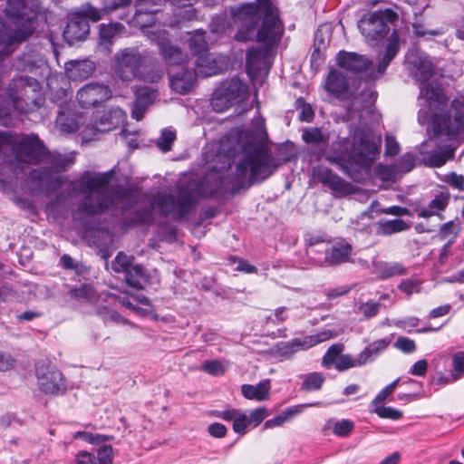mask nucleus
Returning a JSON list of instances; mask_svg holds the SVG:
<instances>
[{
  "label": "nucleus",
  "mask_w": 464,
  "mask_h": 464,
  "mask_svg": "<svg viewBox=\"0 0 464 464\" xmlns=\"http://www.w3.org/2000/svg\"><path fill=\"white\" fill-rule=\"evenodd\" d=\"M231 14L238 24L235 40L256 41L262 45L251 47L246 54L247 72H256L262 68L269 53L277 48L284 34L279 9L272 0H256L233 8Z\"/></svg>",
  "instance_id": "nucleus-1"
},
{
  "label": "nucleus",
  "mask_w": 464,
  "mask_h": 464,
  "mask_svg": "<svg viewBox=\"0 0 464 464\" xmlns=\"http://www.w3.org/2000/svg\"><path fill=\"white\" fill-rule=\"evenodd\" d=\"M265 120L254 118L248 130L241 131L239 139L244 140L242 157L236 167V178L242 181L240 187L233 189L235 194L240 188H248L270 178L280 166L268 146Z\"/></svg>",
  "instance_id": "nucleus-2"
},
{
  "label": "nucleus",
  "mask_w": 464,
  "mask_h": 464,
  "mask_svg": "<svg viewBox=\"0 0 464 464\" xmlns=\"http://www.w3.org/2000/svg\"><path fill=\"white\" fill-rule=\"evenodd\" d=\"M47 154L48 149L35 133L0 131V181L9 182L24 170V165H37Z\"/></svg>",
  "instance_id": "nucleus-3"
},
{
  "label": "nucleus",
  "mask_w": 464,
  "mask_h": 464,
  "mask_svg": "<svg viewBox=\"0 0 464 464\" xmlns=\"http://www.w3.org/2000/svg\"><path fill=\"white\" fill-rule=\"evenodd\" d=\"M111 178L112 171L96 174L85 171L76 181H69L72 190L78 187V193L82 196L72 213L74 218L101 215L113 206V198L122 200L129 197V189L121 186L113 189L112 195L107 193Z\"/></svg>",
  "instance_id": "nucleus-4"
},
{
  "label": "nucleus",
  "mask_w": 464,
  "mask_h": 464,
  "mask_svg": "<svg viewBox=\"0 0 464 464\" xmlns=\"http://www.w3.org/2000/svg\"><path fill=\"white\" fill-rule=\"evenodd\" d=\"M41 10L40 0H7L5 13L17 30L9 31L0 18V66L3 58L12 53L21 42L33 34L32 22Z\"/></svg>",
  "instance_id": "nucleus-5"
},
{
  "label": "nucleus",
  "mask_w": 464,
  "mask_h": 464,
  "mask_svg": "<svg viewBox=\"0 0 464 464\" xmlns=\"http://www.w3.org/2000/svg\"><path fill=\"white\" fill-rule=\"evenodd\" d=\"M113 71L123 82L139 79L155 83L164 76V69L155 54L148 50L140 52L138 47L120 49L113 57Z\"/></svg>",
  "instance_id": "nucleus-6"
},
{
  "label": "nucleus",
  "mask_w": 464,
  "mask_h": 464,
  "mask_svg": "<svg viewBox=\"0 0 464 464\" xmlns=\"http://www.w3.org/2000/svg\"><path fill=\"white\" fill-rule=\"evenodd\" d=\"M7 98H0V124L10 121L12 109L20 113H29L40 108L44 101L40 82L33 77L18 76L9 83Z\"/></svg>",
  "instance_id": "nucleus-7"
},
{
  "label": "nucleus",
  "mask_w": 464,
  "mask_h": 464,
  "mask_svg": "<svg viewBox=\"0 0 464 464\" xmlns=\"http://www.w3.org/2000/svg\"><path fill=\"white\" fill-rule=\"evenodd\" d=\"M432 129L436 134L456 138L464 134V97L454 99L444 113H434Z\"/></svg>",
  "instance_id": "nucleus-8"
},
{
  "label": "nucleus",
  "mask_w": 464,
  "mask_h": 464,
  "mask_svg": "<svg viewBox=\"0 0 464 464\" xmlns=\"http://www.w3.org/2000/svg\"><path fill=\"white\" fill-rule=\"evenodd\" d=\"M153 204L161 216H171L174 219L179 220L190 211L195 200L192 192L182 187L175 194H157Z\"/></svg>",
  "instance_id": "nucleus-9"
},
{
  "label": "nucleus",
  "mask_w": 464,
  "mask_h": 464,
  "mask_svg": "<svg viewBox=\"0 0 464 464\" xmlns=\"http://www.w3.org/2000/svg\"><path fill=\"white\" fill-rule=\"evenodd\" d=\"M397 20L398 14L393 10L386 8L364 14L358 22V27L366 41L378 42L388 34V24Z\"/></svg>",
  "instance_id": "nucleus-10"
},
{
  "label": "nucleus",
  "mask_w": 464,
  "mask_h": 464,
  "mask_svg": "<svg viewBox=\"0 0 464 464\" xmlns=\"http://www.w3.org/2000/svg\"><path fill=\"white\" fill-rule=\"evenodd\" d=\"M248 93L247 85L237 76L227 79L215 90L210 104L217 112H223L235 103L244 101Z\"/></svg>",
  "instance_id": "nucleus-11"
},
{
  "label": "nucleus",
  "mask_w": 464,
  "mask_h": 464,
  "mask_svg": "<svg viewBox=\"0 0 464 464\" xmlns=\"http://www.w3.org/2000/svg\"><path fill=\"white\" fill-rule=\"evenodd\" d=\"M351 163L359 168H370L380 152V140L376 141L368 133L355 132L350 144Z\"/></svg>",
  "instance_id": "nucleus-12"
},
{
  "label": "nucleus",
  "mask_w": 464,
  "mask_h": 464,
  "mask_svg": "<svg viewBox=\"0 0 464 464\" xmlns=\"http://www.w3.org/2000/svg\"><path fill=\"white\" fill-rule=\"evenodd\" d=\"M111 267L116 273L124 274V279L128 285L143 289L149 282V275L144 267L135 263L132 256L119 252L111 263Z\"/></svg>",
  "instance_id": "nucleus-13"
},
{
  "label": "nucleus",
  "mask_w": 464,
  "mask_h": 464,
  "mask_svg": "<svg viewBox=\"0 0 464 464\" xmlns=\"http://www.w3.org/2000/svg\"><path fill=\"white\" fill-rule=\"evenodd\" d=\"M350 144L348 138L338 137L330 146L319 150L317 158L324 159L329 163L336 165L343 174L353 178Z\"/></svg>",
  "instance_id": "nucleus-14"
},
{
  "label": "nucleus",
  "mask_w": 464,
  "mask_h": 464,
  "mask_svg": "<svg viewBox=\"0 0 464 464\" xmlns=\"http://www.w3.org/2000/svg\"><path fill=\"white\" fill-rule=\"evenodd\" d=\"M35 374L41 392L45 394L60 395L66 391V383L63 373L53 365L38 362Z\"/></svg>",
  "instance_id": "nucleus-15"
},
{
  "label": "nucleus",
  "mask_w": 464,
  "mask_h": 464,
  "mask_svg": "<svg viewBox=\"0 0 464 464\" xmlns=\"http://www.w3.org/2000/svg\"><path fill=\"white\" fill-rule=\"evenodd\" d=\"M148 39L159 47L160 53L166 63L175 65L185 62L187 55L179 47L171 44L167 30L149 31Z\"/></svg>",
  "instance_id": "nucleus-16"
},
{
  "label": "nucleus",
  "mask_w": 464,
  "mask_h": 464,
  "mask_svg": "<svg viewBox=\"0 0 464 464\" xmlns=\"http://www.w3.org/2000/svg\"><path fill=\"white\" fill-rule=\"evenodd\" d=\"M136 11L132 18L135 25L139 26L148 37L149 31H158L153 25L157 21V14L161 12V4L157 1L136 0Z\"/></svg>",
  "instance_id": "nucleus-17"
},
{
  "label": "nucleus",
  "mask_w": 464,
  "mask_h": 464,
  "mask_svg": "<svg viewBox=\"0 0 464 464\" xmlns=\"http://www.w3.org/2000/svg\"><path fill=\"white\" fill-rule=\"evenodd\" d=\"M313 174L320 183L329 188L335 196H347L355 192L350 182H347L326 167L318 166L314 168Z\"/></svg>",
  "instance_id": "nucleus-18"
},
{
  "label": "nucleus",
  "mask_w": 464,
  "mask_h": 464,
  "mask_svg": "<svg viewBox=\"0 0 464 464\" xmlns=\"http://www.w3.org/2000/svg\"><path fill=\"white\" fill-rule=\"evenodd\" d=\"M111 90L108 85L88 83L82 87L76 95L78 103L82 108L96 107L111 97Z\"/></svg>",
  "instance_id": "nucleus-19"
},
{
  "label": "nucleus",
  "mask_w": 464,
  "mask_h": 464,
  "mask_svg": "<svg viewBox=\"0 0 464 464\" xmlns=\"http://www.w3.org/2000/svg\"><path fill=\"white\" fill-rule=\"evenodd\" d=\"M84 238L88 245L98 249L104 259L109 258L116 249L113 245V234L107 227H92L85 231Z\"/></svg>",
  "instance_id": "nucleus-20"
},
{
  "label": "nucleus",
  "mask_w": 464,
  "mask_h": 464,
  "mask_svg": "<svg viewBox=\"0 0 464 464\" xmlns=\"http://www.w3.org/2000/svg\"><path fill=\"white\" fill-rule=\"evenodd\" d=\"M353 246L344 238H338L324 250V257L321 266H336L353 262Z\"/></svg>",
  "instance_id": "nucleus-21"
},
{
  "label": "nucleus",
  "mask_w": 464,
  "mask_h": 464,
  "mask_svg": "<svg viewBox=\"0 0 464 464\" xmlns=\"http://www.w3.org/2000/svg\"><path fill=\"white\" fill-rule=\"evenodd\" d=\"M29 179L32 183L37 186H48L58 188L65 184L67 186V191L70 195L78 193V187L74 191L69 185V179H64L61 176L56 175L50 166H44L38 169H34L29 173Z\"/></svg>",
  "instance_id": "nucleus-22"
},
{
  "label": "nucleus",
  "mask_w": 464,
  "mask_h": 464,
  "mask_svg": "<svg viewBox=\"0 0 464 464\" xmlns=\"http://www.w3.org/2000/svg\"><path fill=\"white\" fill-rule=\"evenodd\" d=\"M411 75L421 84L427 82L434 74V67L430 59L422 53H412L407 57Z\"/></svg>",
  "instance_id": "nucleus-23"
},
{
  "label": "nucleus",
  "mask_w": 464,
  "mask_h": 464,
  "mask_svg": "<svg viewBox=\"0 0 464 464\" xmlns=\"http://www.w3.org/2000/svg\"><path fill=\"white\" fill-rule=\"evenodd\" d=\"M336 64L347 72L358 73L366 71L372 61L365 55L342 50L336 55Z\"/></svg>",
  "instance_id": "nucleus-24"
},
{
  "label": "nucleus",
  "mask_w": 464,
  "mask_h": 464,
  "mask_svg": "<svg viewBox=\"0 0 464 464\" xmlns=\"http://www.w3.org/2000/svg\"><path fill=\"white\" fill-rule=\"evenodd\" d=\"M450 195L448 190L440 191L435 195L432 200L427 207L416 206L414 211L417 213L418 218H430L437 217L440 220L444 219L442 212L449 206Z\"/></svg>",
  "instance_id": "nucleus-25"
},
{
  "label": "nucleus",
  "mask_w": 464,
  "mask_h": 464,
  "mask_svg": "<svg viewBox=\"0 0 464 464\" xmlns=\"http://www.w3.org/2000/svg\"><path fill=\"white\" fill-rule=\"evenodd\" d=\"M89 32V22L72 13L63 30V37L70 45H72L77 42L83 41Z\"/></svg>",
  "instance_id": "nucleus-26"
},
{
  "label": "nucleus",
  "mask_w": 464,
  "mask_h": 464,
  "mask_svg": "<svg viewBox=\"0 0 464 464\" xmlns=\"http://www.w3.org/2000/svg\"><path fill=\"white\" fill-rule=\"evenodd\" d=\"M125 114L120 108H110L102 112H97L93 118L95 130L98 131H109L119 126Z\"/></svg>",
  "instance_id": "nucleus-27"
},
{
  "label": "nucleus",
  "mask_w": 464,
  "mask_h": 464,
  "mask_svg": "<svg viewBox=\"0 0 464 464\" xmlns=\"http://www.w3.org/2000/svg\"><path fill=\"white\" fill-rule=\"evenodd\" d=\"M112 447L102 445L97 452L80 450L75 454L74 464H112Z\"/></svg>",
  "instance_id": "nucleus-28"
},
{
  "label": "nucleus",
  "mask_w": 464,
  "mask_h": 464,
  "mask_svg": "<svg viewBox=\"0 0 464 464\" xmlns=\"http://www.w3.org/2000/svg\"><path fill=\"white\" fill-rule=\"evenodd\" d=\"M135 101L131 110V117L140 121L145 114L147 108L152 104L156 99L157 92L150 87H138L135 92Z\"/></svg>",
  "instance_id": "nucleus-29"
},
{
  "label": "nucleus",
  "mask_w": 464,
  "mask_h": 464,
  "mask_svg": "<svg viewBox=\"0 0 464 464\" xmlns=\"http://www.w3.org/2000/svg\"><path fill=\"white\" fill-rule=\"evenodd\" d=\"M324 88L337 99L343 100L349 96L347 78L342 72L336 69H332L329 72L324 82Z\"/></svg>",
  "instance_id": "nucleus-30"
},
{
  "label": "nucleus",
  "mask_w": 464,
  "mask_h": 464,
  "mask_svg": "<svg viewBox=\"0 0 464 464\" xmlns=\"http://www.w3.org/2000/svg\"><path fill=\"white\" fill-rule=\"evenodd\" d=\"M198 76L196 72L188 68L181 70L169 78V86L171 90L179 94H188L193 88L196 77Z\"/></svg>",
  "instance_id": "nucleus-31"
},
{
  "label": "nucleus",
  "mask_w": 464,
  "mask_h": 464,
  "mask_svg": "<svg viewBox=\"0 0 464 464\" xmlns=\"http://www.w3.org/2000/svg\"><path fill=\"white\" fill-rule=\"evenodd\" d=\"M95 63L88 59L71 61L65 65L67 77L72 81H83L95 71Z\"/></svg>",
  "instance_id": "nucleus-32"
},
{
  "label": "nucleus",
  "mask_w": 464,
  "mask_h": 464,
  "mask_svg": "<svg viewBox=\"0 0 464 464\" xmlns=\"http://www.w3.org/2000/svg\"><path fill=\"white\" fill-rule=\"evenodd\" d=\"M420 97L424 99L430 110H440L448 102L440 85L426 84L420 87Z\"/></svg>",
  "instance_id": "nucleus-33"
},
{
  "label": "nucleus",
  "mask_w": 464,
  "mask_h": 464,
  "mask_svg": "<svg viewBox=\"0 0 464 464\" xmlns=\"http://www.w3.org/2000/svg\"><path fill=\"white\" fill-rule=\"evenodd\" d=\"M125 32V26L121 23L102 24L99 26V45L109 53H111L113 38Z\"/></svg>",
  "instance_id": "nucleus-34"
},
{
  "label": "nucleus",
  "mask_w": 464,
  "mask_h": 464,
  "mask_svg": "<svg viewBox=\"0 0 464 464\" xmlns=\"http://www.w3.org/2000/svg\"><path fill=\"white\" fill-rule=\"evenodd\" d=\"M320 405V402L315 401L312 403H306V404H300L289 407L285 409L284 411H282L280 414L275 416L274 418L267 420L264 425L263 429H273L275 427L282 426L286 421L292 420L295 415L301 413L303 411V409L305 407H315Z\"/></svg>",
  "instance_id": "nucleus-35"
},
{
  "label": "nucleus",
  "mask_w": 464,
  "mask_h": 464,
  "mask_svg": "<svg viewBox=\"0 0 464 464\" xmlns=\"http://www.w3.org/2000/svg\"><path fill=\"white\" fill-rule=\"evenodd\" d=\"M194 71L198 76L208 77L218 74L221 71V67L214 55L208 52L197 58Z\"/></svg>",
  "instance_id": "nucleus-36"
},
{
  "label": "nucleus",
  "mask_w": 464,
  "mask_h": 464,
  "mask_svg": "<svg viewBox=\"0 0 464 464\" xmlns=\"http://www.w3.org/2000/svg\"><path fill=\"white\" fill-rule=\"evenodd\" d=\"M375 271L377 277L382 280L408 275V268L400 262H379L375 265Z\"/></svg>",
  "instance_id": "nucleus-37"
},
{
  "label": "nucleus",
  "mask_w": 464,
  "mask_h": 464,
  "mask_svg": "<svg viewBox=\"0 0 464 464\" xmlns=\"http://www.w3.org/2000/svg\"><path fill=\"white\" fill-rule=\"evenodd\" d=\"M44 161L50 164L54 173L67 170L75 163V153L61 154L58 152H52L48 150V154Z\"/></svg>",
  "instance_id": "nucleus-38"
},
{
  "label": "nucleus",
  "mask_w": 464,
  "mask_h": 464,
  "mask_svg": "<svg viewBox=\"0 0 464 464\" xmlns=\"http://www.w3.org/2000/svg\"><path fill=\"white\" fill-rule=\"evenodd\" d=\"M304 338H294L286 342H279L274 347V354L283 359H290L300 350H306Z\"/></svg>",
  "instance_id": "nucleus-39"
},
{
  "label": "nucleus",
  "mask_w": 464,
  "mask_h": 464,
  "mask_svg": "<svg viewBox=\"0 0 464 464\" xmlns=\"http://www.w3.org/2000/svg\"><path fill=\"white\" fill-rule=\"evenodd\" d=\"M410 227V223L399 218L395 219L382 218L376 223V233L380 236H391L406 231Z\"/></svg>",
  "instance_id": "nucleus-40"
},
{
  "label": "nucleus",
  "mask_w": 464,
  "mask_h": 464,
  "mask_svg": "<svg viewBox=\"0 0 464 464\" xmlns=\"http://www.w3.org/2000/svg\"><path fill=\"white\" fill-rule=\"evenodd\" d=\"M65 107L60 106V111L56 118V126L63 133H73L79 130L78 116L69 111H64Z\"/></svg>",
  "instance_id": "nucleus-41"
},
{
  "label": "nucleus",
  "mask_w": 464,
  "mask_h": 464,
  "mask_svg": "<svg viewBox=\"0 0 464 464\" xmlns=\"http://www.w3.org/2000/svg\"><path fill=\"white\" fill-rule=\"evenodd\" d=\"M270 391V383L268 380H265L256 385L243 384L241 386L242 395L248 400H255L257 401H265L268 398Z\"/></svg>",
  "instance_id": "nucleus-42"
},
{
  "label": "nucleus",
  "mask_w": 464,
  "mask_h": 464,
  "mask_svg": "<svg viewBox=\"0 0 464 464\" xmlns=\"http://www.w3.org/2000/svg\"><path fill=\"white\" fill-rule=\"evenodd\" d=\"M399 52V34L394 30L389 37L388 44L386 45L385 53L382 59L379 62L377 67V72L382 74L391 62L394 59Z\"/></svg>",
  "instance_id": "nucleus-43"
},
{
  "label": "nucleus",
  "mask_w": 464,
  "mask_h": 464,
  "mask_svg": "<svg viewBox=\"0 0 464 464\" xmlns=\"http://www.w3.org/2000/svg\"><path fill=\"white\" fill-rule=\"evenodd\" d=\"M108 297L111 301H117L122 306L142 316L146 314V310L140 308L138 304H150L149 299L144 295H123L117 297L113 295H110Z\"/></svg>",
  "instance_id": "nucleus-44"
},
{
  "label": "nucleus",
  "mask_w": 464,
  "mask_h": 464,
  "mask_svg": "<svg viewBox=\"0 0 464 464\" xmlns=\"http://www.w3.org/2000/svg\"><path fill=\"white\" fill-rule=\"evenodd\" d=\"M392 336L376 340L366 346L361 353V356L366 364L372 362L381 353L385 351L392 343Z\"/></svg>",
  "instance_id": "nucleus-45"
},
{
  "label": "nucleus",
  "mask_w": 464,
  "mask_h": 464,
  "mask_svg": "<svg viewBox=\"0 0 464 464\" xmlns=\"http://www.w3.org/2000/svg\"><path fill=\"white\" fill-rule=\"evenodd\" d=\"M420 324V320L418 317L411 316L396 321L394 325L409 334L412 333L413 329H415V332L418 334H426L437 332L441 328V326L434 328L430 324H426L425 326L419 328Z\"/></svg>",
  "instance_id": "nucleus-46"
},
{
  "label": "nucleus",
  "mask_w": 464,
  "mask_h": 464,
  "mask_svg": "<svg viewBox=\"0 0 464 464\" xmlns=\"http://www.w3.org/2000/svg\"><path fill=\"white\" fill-rule=\"evenodd\" d=\"M44 63V58L35 52L24 53L19 56L15 63V67L19 71L32 72L39 68Z\"/></svg>",
  "instance_id": "nucleus-47"
},
{
  "label": "nucleus",
  "mask_w": 464,
  "mask_h": 464,
  "mask_svg": "<svg viewBox=\"0 0 464 464\" xmlns=\"http://www.w3.org/2000/svg\"><path fill=\"white\" fill-rule=\"evenodd\" d=\"M206 32L203 30H197L188 39V47L192 53L198 57L208 52V43L205 37Z\"/></svg>",
  "instance_id": "nucleus-48"
},
{
  "label": "nucleus",
  "mask_w": 464,
  "mask_h": 464,
  "mask_svg": "<svg viewBox=\"0 0 464 464\" xmlns=\"http://www.w3.org/2000/svg\"><path fill=\"white\" fill-rule=\"evenodd\" d=\"M69 295L80 303H92L96 299V291L91 285L83 284L79 287L72 288Z\"/></svg>",
  "instance_id": "nucleus-49"
},
{
  "label": "nucleus",
  "mask_w": 464,
  "mask_h": 464,
  "mask_svg": "<svg viewBox=\"0 0 464 464\" xmlns=\"http://www.w3.org/2000/svg\"><path fill=\"white\" fill-rule=\"evenodd\" d=\"M78 16L82 17L83 19H86V21L89 22H98L102 18L103 14H106L103 10V7L102 9H99L91 4L87 3L84 5H82L81 7L74 12Z\"/></svg>",
  "instance_id": "nucleus-50"
},
{
  "label": "nucleus",
  "mask_w": 464,
  "mask_h": 464,
  "mask_svg": "<svg viewBox=\"0 0 464 464\" xmlns=\"http://www.w3.org/2000/svg\"><path fill=\"white\" fill-rule=\"evenodd\" d=\"M324 382V377L321 372H311L304 376V382L301 385V390L311 392L318 391L322 388Z\"/></svg>",
  "instance_id": "nucleus-51"
},
{
  "label": "nucleus",
  "mask_w": 464,
  "mask_h": 464,
  "mask_svg": "<svg viewBox=\"0 0 464 464\" xmlns=\"http://www.w3.org/2000/svg\"><path fill=\"white\" fill-rule=\"evenodd\" d=\"M364 362L359 353L356 358L350 354H342L335 362V369L338 372H344L353 367L362 366Z\"/></svg>",
  "instance_id": "nucleus-52"
},
{
  "label": "nucleus",
  "mask_w": 464,
  "mask_h": 464,
  "mask_svg": "<svg viewBox=\"0 0 464 464\" xmlns=\"http://www.w3.org/2000/svg\"><path fill=\"white\" fill-rule=\"evenodd\" d=\"M343 349L344 345L342 343L332 344L323 356L322 365L327 369L331 368L333 365H335V362L340 355H342Z\"/></svg>",
  "instance_id": "nucleus-53"
},
{
  "label": "nucleus",
  "mask_w": 464,
  "mask_h": 464,
  "mask_svg": "<svg viewBox=\"0 0 464 464\" xmlns=\"http://www.w3.org/2000/svg\"><path fill=\"white\" fill-rule=\"evenodd\" d=\"M98 315L104 323H114L117 324H128L129 321L123 318L117 311L108 306H99L97 308Z\"/></svg>",
  "instance_id": "nucleus-54"
},
{
  "label": "nucleus",
  "mask_w": 464,
  "mask_h": 464,
  "mask_svg": "<svg viewBox=\"0 0 464 464\" xmlns=\"http://www.w3.org/2000/svg\"><path fill=\"white\" fill-rule=\"evenodd\" d=\"M303 140L307 144H325L328 142V135L324 134V132L319 128H308L305 129L302 134Z\"/></svg>",
  "instance_id": "nucleus-55"
},
{
  "label": "nucleus",
  "mask_w": 464,
  "mask_h": 464,
  "mask_svg": "<svg viewBox=\"0 0 464 464\" xmlns=\"http://www.w3.org/2000/svg\"><path fill=\"white\" fill-rule=\"evenodd\" d=\"M337 334H338L336 332H334L329 329H325V330H323L315 334L307 335L303 338H304V345L306 346L307 349H309L318 343H324V342L328 341L334 337H336Z\"/></svg>",
  "instance_id": "nucleus-56"
},
{
  "label": "nucleus",
  "mask_w": 464,
  "mask_h": 464,
  "mask_svg": "<svg viewBox=\"0 0 464 464\" xmlns=\"http://www.w3.org/2000/svg\"><path fill=\"white\" fill-rule=\"evenodd\" d=\"M176 140V131L170 129H164L157 140V146L162 152H168L171 150L172 144Z\"/></svg>",
  "instance_id": "nucleus-57"
},
{
  "label": "nucleus",
  "mask_w": 464,
  "mask_h": 464,
  "mask_svg": "<svg viewBox=\"0 0 464 464\" xmlns=\"http://www.w3.org/2000/svg\"><path fill=\"white\" fill-rule=\"evenodd\" d=\"M370 412L377 414L382 419H389L392 420H398L403 417V412L401 411L383 405L377 406L370 410Z\"/></svg>",
  "instance_id": "nucleus-58"
},
{
  "label": "nucleus",
  "mask_w": 464,
  "mask_h": 464,
  "mask_svg": "<svg viewBox=\"0 0 464 464\" xmlns=\"http://www.w3.org/2000/svg\"><path fill=\"white\" fill-rule=\"evenodd\" d=\"M393 347L407 354L413 353L417 350L415 341L406 336L398 337L393 343Z\"/></svg>",
  "instance_id": "nucleus-59"
},
{
  "label": "nucleus",
  "mask_w": 464,
  "mask_h": 464,
  "mask_svg": "<svg viewBox=\"0 0 464 464\" xmlns=\"http://www.w3.org/2000/svg\"><path fill=\"white\" fill-rule=\"evenodd\" d=\"M420 285L421 281L419 279H403L398 285V289L410 297L412 294L420 292Z\"/></svg>",
  "instance_id": "nucleus-60"
},
{
  "label": "nucleus",
  "mask_w": 464,
  "mask_h": 464,
  "mask_svg": "<svg viewBox=\"0 0 464 464\" xmlns=\"http://www.w3.org/2000/svg\"><path fill=\"white\" fill-rule=\"evenodd\" d=\"M453 158H454V150L453 149H446L441 151L434 152L430 157L431 164L434 167H441L448 160H452Z\"/></svg>",
  "instance_id": "nucleus-61"
},
{
  "label": "nucleus",
  "mask_w": 464,
  "mask_h": 464,
  "mask_svg": "<svg viewBox=\"0 0 464 464\" xmlns=\"http://www.w3.org/2000/svg\"><path fill=\"white\" fill-rule=\"evenodd\" d=\"M247 415L240 410L238 415L235 419L232 428L233 430L240 435H245L247 432L248 427H250Z\"/></svg>",
  "instance_id": "nucleus-62"
},
{
  "label": "nucleus",
  "mask_w": 464,
  "mask_h": 464,
  "mask_svg": "<svg viewBox=\"0 0 464 464\" xmlns=\"http://www.w3.org/2000/svg\"><path fill=\"white\" fill-rule=\"evenodd\" d=\"M354 429V423L347 419L336 421L334 425V433L338 437H347Z\"/></svg>",
  "instance_id": "nucleus-63"
},
{
  "label": "nucleus",
  "mask_w": 464,
  "mask_h": 464,
  "mask_svg": "<svg viewBox=\"0 0 464 464\" xmlns=\"http://www.w3.org/2000/svg\"><path fill=\"white\" fill-rule=\"evenodd\" d=\"M201 369L213 376L223 375L225 372V367L223 366L222 362L218 360L206 361L202 364Z\"/></svg>",
  "instance_id": "nucleus-64"
}]
</instances>
